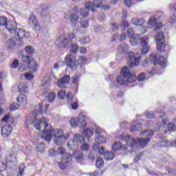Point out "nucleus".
Listing matches in <instances>:
<instances>
[{
    "instance_id": "1",
    "label": "nucleus",
    "mask_w": 176,
    "mask_h": 176,
    "mask_svg": "<svg viewBox=\"0 0 176 176\" xmlns=\"http://www.w3.org/2000/svg\"><path fill=\"white\" fill-rule=\"evenodd\" d=\"M127 66L123 67L120 70V74L117 76L116 82L120 86L133 83V74L130 72L129 68H133V52L126 53Z\"/></svg>"
},
{
    "instance_id": "2",
    "label": "nucleus",
    "mask_w": 176,
    "mask_h": 176,
    "mask_svg": "<svg viewBox=\"0 0 176 176\" xmlns=\"http://www.w3.org/2000/svg\"><path fill=\"white\" fill-rule=\"evenodd\" d=\"M140 135L143 137H146V138H138V141L135 139H133V145H138L141 149H144L149 142H151V139L153 135H155V132L152 130H144L140 133Z\"/></svg>"
},
{
    "instance_id": "3",
    "label": "nucleus",
    "mask_w": 176,
    "mask_h": 176,
    "mask_svg": "<svg viewBox=\"0 0 176 176\" xmlns=\"http://www.w3.org/2000/svg\"><path fill=\"white\" fill-rule=\"evenodd\" d=\"M118 140H122V141H125L126 145L125 144L123 146V144L120 142H115L111 148L114 152L118 151H120V149H123V151H126L129 146L133 148V139L131 138V135H121L119 136Z\"/></svg>"
},
{
    "instance_id": "4",
    "label": "nucleus",
    "mask_w": 176,
    "mask_h": 176,
    "mask_svg": "<svg viewBox=\"0 0 176 176\" xmlns=\"http://www.w3.org/2000/svg\"><path fill=\"white\" fill-rule=\"evenodd\" d=\"M141 35L138 36H135V35H133V46H137L138 43H140L141 46L142 47L141 50V54H148L149 53V36H144L142 38L140 37Z\"/></svg>"
},
{
    "instance_id": "5",
    "label": "nucleus",
    "mask_w": 176,
    "mask_h": 176,
    "mask_svg": "<svg viewBox=\"0 0 176 176\" xmlns=\"http://www.w3.org/2000/svg\"><path fill=\"white\" fill-rule=\"evenodd\" d=\"M57 153L59 155H63L60 159V162H58V167L60 170H65L68 166H71L72 162V155L70 153H65V148L63 147H59L57 150Z\"/></svg>"
},
{
    "instance_id": "6",
    "label": "nucleus",
    "mask_w": 176,
    "mask_h": 176,
    "mask_svg": "<svg viewBox=\"0 0 176 176\" xmlns=\"http://www.w3.org/2000/svg\"><path fill=\"white\" fill-rule=\"evenodd\" d=\"M45 118L37 119L36 118V111H33L30 113L29 116L26 118L25 120V127L28 129V124H34V127L36 130H41V124H43V122L45 120Z\"/></svg>"
},
{
    "instance_id": "7",
    "label": "nucleus",
    "mask_w": 176,
    "mask_h": 176,
    "mask_svg": "<svg viewBox=\"0 0 176 176\" xmlns=\"http://www.w3.org/2000/svg\"><path fill=\"white\" fill-rule=\"evenodd\" d=\"M101 7V2L99 0H94L92 2L88 1L85 3V8H80V14L82 17H87L89 16V12H97L96 8L98 9Z\"/></svg>"
},
{
    "instance_id": "8",
    "label": "nucleus",
    "mask_w": 176,
    "mask_h": 176,
    "mask_svg": "<svg viewBox=\"0 0 176 176\" xmlns=\"http://www.w3.org/2000/svg\"><path fill=\"white\" fill-rule=\"evenodd\" d=\"M53 135L54 143L58 146L64 145L65 141L69 138V133H67L64 135V131L60 129H55V132Z\"/></svg>"
},
{
    "instance_id": "9",
    "label": "nucleus",
    "mask_w": 176,
    "mask_h": 176,
    "mask_svg": "<svg viewBox=\"0 0 176 176\" xmlns=\"http://www.w3.org/2000/svg\"><path fill=\"white\" fill-rule=\"evenodd\" d=\"M44 126V131H43L41 138L47 142H50L53 138V135L56 131L53 127H52L51 124H49L46 121L43 122Z\"/></svg>"
},
{
    "instance_id": "10",
    "label": "nucleus",
    "mask_w": 176,
    "mask_h": 176,
    "mask_svg": "<svg viewBox=\"0 0 176 176\" xmlns=\"http://www.w3.org/2000/svg\"><path fill=\"white\" fill-rule=\"evenodd\" d=\"M76 38L75 32H70L67 34V37L63 38V40L58 45L59 49H65L68 50L72 45V40Z\"/></svg>"
},
{
    "instance_id": "11",
    "label": "nucleus",
    "mask_w": 176,
    "mask_h": 176,
    "mask_svg": "<svg viewBox=\"0 0 176 176\" xmlns=\"http://www.w3.org/2000/svg\"><path fill=\"white\" fill-rule=\"evenodd\" d=\"M65 63L67 67L72 71H76L78 69V67H79V60H78L76 57L72 54H67L66 56Z\"/></svg>"
},
{
    "instance_id": "12",
    "label": "nucleus",
    "mask_w": 176,
    "mask_h": 176,
    "mask_svg": "<svg viewBox=\"0 0 176 176\" xmlns=\"http://www.w3.org/2000/svg\"><path fill=\"white\" fill-rule=\"evenodd\" d=\"M86 140L84 136L80 135H74L73 140L69 141L67 143V146L71 151H76L79 148V144L85 142Z\"/></svg>"
},
{
    "instance_id": "13",
    "label": "nucleus",
    "mask_w": 176,
    "mask_h": 176,
    "mask_svg": "<svg viewBox=\"0 0 176 176\" xmlns=\"http://www.w3.org/2000/svg\"><path fill=\"white\" fill-rule=\"evenodd\" d=\"M155 41L157 42V50L158 52H166V37H164L163 32L157 33Z\"/></svg>"
},
{
    "instance_id": "14",
    "label": "nucleus",
    "mask_w": 176,
    "mask_h": 176,
    "mask_svg": "<svg viewBox=\"0 0 176 176\" xmlns=\"http://www.w3.org/2000/svg\"><path fill=\"white\" fill-rule=\"evenodd\" d=\"M25 54L21 56L22 61H28V58H31L35 54V48L32 45H28L25 47Z\"/></svg>"
},
{
    "instance_id": "15",
    "label": "nucleus",
    "mask_w": 176,
    "mask_h": 176,
    "mask_svg": "<svg viewBox=\"0 0 176 176\" xmlns=\"http://www.w3.org/2000/svg\"><path fill=\"white\" fill-rule=\"evenodd\" d=\"M69 124L72 127H78L79 126L81 128L86 127L87 126V123L85 122L84 119H81L80 118H72L69 120Z\"/></svg>"
},
{
    "instance_id": "16",
    "label": "nucleus",
    "mask_w": 176,
    "mask_h": 176,
    "mask_svg": "<svg viewBox=\"0 0 176 176\" xmlns=\"http://www.w3.org/2000/svg\"><path fill=\"white\" fill-rule=\"evenodd\" d=\"M73 157L78 164H80L81 166L85 164V157L83 156V153L82 151L73 150Z\"/></svg>"
},
{
    "instance_id": "17",
    "label": "nucleus",
    "mask_w": 176,
    "mask_h": 176,
    "mask_svg": "<svg viewBox=\"0 0 176 176\" xmlns=\"http://www.w3.org/2000/svg\"><path fill=\"white\" fill-rule=\"evenodd\" d=\"M29 23L30 25L33 27L34 31H35L36 32L41 31V24L39 23V21H38V19H36V17H35V16H30Z\"/></svg>"
},
{
    "instance_id": "18",
    "label": "nucleus",
    "mask_w": 176,
    "mask_h": 176,
    "mask_svg": "<svg viewBox=\"0 0 176 176\" xmlns=\"http://www.w3.org/2000/svg\"><path fill=\"white\" fill-rule=\"evenodd\" d=\"M23 63H25L29 69L32 72H36L38 70V63L34 58H28V61H23Z\"/></svg>"
},
{
    "instance_id": "19",
    "label": "nucleus",
    "mask_w": 176,
    "mask_h": 176,
    "mask_svg": "<svg viewBox=\"0 0 176 176\" xmlns=\"http://www.w3.org/2000/svg\"><path fill=\"white\" fill-rule=\"evenodd\" d=\"M6 28L10 34H14L17 31V23L14 21H8Z\"/></svg>"
},
{
    "instance_id": "20",
    "label": "nucleus",
    "mask_w": 176,
    "mask_h": 176,
    "mask_svg": "<svg viewBox=\"0 0 176 176\" xmlns=\"http://www.w3.org/2000/svg\"><path fill=\"white\" fill-rule=\"evenodd\" d=\"M12 125H4L1 129L2 137H3L4 138H8V137L10 136L12 133Z\"/></svg>"
},
{
    "instance_id": "21",
    "label": "nucleus",
    "mask_w": 176,
    "mask_h": 176,
    "mask_svg": "<svg viewBox=\"0 0 176 176\" xmlns=\"http://www.w3.org/2000/svg\"><path fill=\"white\" fill-rule=\"evenodd\" d=\"M126 36H127V38H129L130 43L132 44L133 43V29L129 28L126 32V33H122L120 35V42H123V41H125Z\"/></svg>"
},
{
    "instance_id": "22",
    "label": "nucleus",
    "mask_w": 176,
    "mask_h": 176,
    "mask_svg": "<svg viewBox=\"0 0 176 176\" xmlns=\"http://www.w3.org/2000/svg\"><path fill=\"white\" fill-rule=\"evenodd\" d=\"M69 80H71L69 75H65L58 80V86L63 87L64 85H68V83H69Z\"/></svg>"
},
{
    "instance_id": "23",
    "label": "nucleus",
    "mask_w": 176,
    "mask_h": 176,
    "mask_svg": "<svg viewBox=\"0 0 176 176\" xmlns=\"http://www.w3.org/2000/svg\"><path fill=\"white\" fill-rule=\"evenodd\" d=\"M95 141L97 144H95L93 146V149H96V148H98L100 144H105L107 142V138L102 135H99L97 138H95Z\"/></svg>"
},
{
    "instance_id": "24",
    "label": "nucleus",
    "mask_w": 176,
    "mask_h": 176,
    "mask_svg": "<svg viewBox=\"0 0 176 176\" xmlns=\"http://www.w3.org/2000/svg\"><path fill=\"white\" fill-rule=\"evenodd\" d=\"M127 17V12H123V15L122 16V23L120 25V28L121 30H125V28H129V25H130V23H129V22L127 21V20H126Z\"/></svg>"
},
{
    "instance_id": "25",
    "label": "nucleus",
    "mask_w": 176,
    "mask_h": 176,
    "mask_svg": "<svg viewBox=\"0 0 176 176\" xmlns=\"http://www.w3.org/2000/svg\"><path fill=\"white\" fill-rule=\"evenodd\" d=\"M133 67H138V65H140V63H141V54H140V52H136L135 54H133Z\"/></svg>"
},
{
    "instance_id": "26",
    "label": "nucleus",
    "mask_w": 176,
    "mask_h": 176,
    "mask_svg": "<svg viewBox=\"0 0 176 176\" xmlns=\"http://www.w3.org/2000/svg\"><path fill=\"white\" fill-rule=\"evenodd\" d=\"M6 47H7V49H11V50L14 49V47H16V41H14V38H9L6 42Z\"/></svg>"
},
{
    "instance_id": "27",
    "label": "nucleus",
    "mask_w": 176,
    "mask_h": 176,
    "mask_svg": "<svg viewBox=\"0 0 176 176\" xmlns=\"http://www.w3.org/2000/svg\"><path fill=\"white\" fill-rule=\"evenodd\" d=\"M118 50L120 54H124V53H127V52H129V45L126 43L121 44L118 47Z\"/></svg>"
},
{
    "instance_id": "28",
    "label": "nucleus",
    "mask_w": 176,
    "mask_h": 176,
    "mask_svg": "<svg viewBox=\"0 0 176 176\" xmlns=\"http://www.w3.org/2000/svg\"><path fill=\"white\" fill-rule=\"evenodd\" d=\"M78 12L77 11L76 13H71L69 15V19L71 20L73 24H76L78 23V20H79V16H78Z\"/></svg>"
},
{
    "instance_id": "29",
    "label": "nucleus",
    "mask_w": 176,
    "mask_h": 176,
    "mask_svg": "<svg viewBox=\"0 0 176 176\" xmlns=\"http://www.w3.org/2000/svg\"><path fill=\"white\" fill-rule=\"evenodd\" d=\"M24 36H25V32L21 29H19V31L15 34L16 41H23Z\"/></svg>"
},
{
    "instance_id": "30",
    "label": "nucleus",
    "mask_w": 176,
    "mask_h": 176,
    "mask_svg": "<svg viewBox=\"0 0 176 176\" xmlns=\"http://www.w3.org/2000/svg\"><path fill=\"white\" fill-rule=\"evenodd\" d=\"M115 157V153L112 151H106L104 153V160H113Z\"/></svg>"
},
{
    "instance_id": "31",
    "label": "nucleus",
    "mask_w": 176,
    "mask_h": 176,
    "mask_svg": "<svg viewBox=\"0 0 176 176\" xmlns=\"http://www.w3.org/2000/svg\"><path fill=\"white\" fill-rule=\"evenodd\" d=\"M96 147L95 149L91 150L90 153L88 154V159L91 160V162H95L96 161V157H97V152L96 151Z\"/></svg>"
},
{
    "instance_id": "32",
    "label": "nucleus",
    "mask_w": 176,
    "mask_h": 176,
    "mask_svg": "<svg viewBox=\"0 0 176 176\" xmlns=\"http://www.w3.org/2000/svg\"><path fill=\"white\" fill-rule=\"evenodd\" d=\"M94 133H93V130L90 129H87L85 130H84L83 133H82V137L85 138H90V137H91V135H93Z\"/></svg>"
},
{
    "instance_id": "33",
    "label": "nucleus",
    "mask_w": 176,
    "mask_h": 176,
    "mask_svg": "<svg viewBox=\"0 0 176 176\" xmlns=\"http://www.w3.org/2000/svg\"><path fill=\"white\" fill-rule=\"evenodd\" d=\"M16 101L19 104H17L18 107H21V105H24L25 104H27V100H25L24 99V96H23V95L19 96L17 98H16Z\"/></svg>"
},
{
    "instance_id": "34",
    "label": "nucleus",
    "mask_w": 176,
    "mask_h": 176,
    "mask_svg": "<svg viewBox=\"0 0 176 176\" xmlns=\"http://www.w3.org/2000/svg\"><path fill=\"white\" fill-rule=\"evenodd\" d=\"M70 47V53H72V54H76V53H78V50H79V45L76 43H72Z\"/></svg>"
},
{
    "instance_id": "35",
    "label": "nucleus",
    "mask_w": 176,
    "mask_h": 176,
    "mask_svg": "<svg viewBox=\"0 0 176 176\" xmlns=\"http://www.w3.org/2000/svg\"><path fill=\"white\" fill-rule=\"evenodd\" d=\"M45 148H46V146L45 144V142H43L37 144L36 146L37 151L40 153H43V152H45Z\"/></svg>"
},
{
    "instance_id": "36",
    "label": "nucleus",
    "mask_w": 176,
    "mask_h": 176,
    "mask_svg": "<svg viewBox=\"0 0 176 176\" xmlns=\"http://www.w3.org/2000/svg\"><path fill=\"white\" fill-rule=\"evenodd\" d=\"M97 168H102L104 167V160L101 157H98L96 162Z\"/></svg>"
},
{
    "instance_id": "37",
    "label": "nucleus",
    "mask_w": 176,
    "mask_h": 176,
    "mask_svg": "<svg viewBox=\"0 0 176 176\" xmlns=\"http://www.w3.org/2000/svg\"><path fill=\"white\" fill-rule=\"evenodd\" d=\"M158 65H160L162 68L166 67V58L163 56H160L157 60Z\"/></svg>"
},
{
    "instance_id": "38",
    "label": "nucleus",
    "mask_w": 176,
    "mask_h": 176,
    "mask_svg": "<svg viewBox=\"0 0 176 176\" xmlns=\"http://www.w3.org/2000/svg\"><path fill=\"white\" fill-rule=\"evenodd\" d=\"M28 89V86L25 83H21L18 87V90L20 93H25Z\"/></svg>"
},
{
    "instance_id": "39",
    "label": "nucleus",
    "mask_w": 176,
    "mask_h": 176,
    "mask_svg": "<svg viewBox=\"0 0 176 176\" xmlns=\"http://www.w3.org/2000/svg\"><path fill=\"white\" fill-rule=\"evenodd\" d=\"M168 131H176V120H173V122L168 124Z\"/></svg>"
},
{
    "instance_id": "40",
    "label": "nucleus",
    "mask_w": 176,
    "mask_h": 176,
    "mask_svg": "<svg viewBox=\"0 0 176 176\" xmlns=\"http://www.w3.org/2000/svg\"><path fill=\"white\" fill-rule=\"evenodd\" d=\"M56 98V93L51 92L47 96L46 99L47 100L48 102H54Z\"/></svg>"
},
{
    "instance_id": "41",
    "label": "nucleus",
    "mask_w": 176,
    "mask_h": 176,
    "mask_svg": "<svg viewBox=\"0 0 176 176\" xmlns=\"http://www.w3.org/2000/svg\"><path fill=\"white\" fill-rule=\"evenodd\" d=\"M37 108V110H33L36 111V117L38 116V114L42 115V113H43V104L42 103H39Z\"/></svg>"
},
{
    "instance_id": "42",
    "label": "nucleus",
    "mask_w": 176,
    "mask_h": 176,
    "mask_svg": "<svg viewBox=\"0 0 176 176\" xmlns=\"http://www.w3.org/2000/svg\"><path fill=\"white\" fill-rule=\"evenodd\" d=\"M8 21V18H6V16H0V27H6Z\"/></svg>"
},
{
    "instance_id": "43",
    "label": "nucleus",
    "mask_w": 176,
    "mask_h": 176,
    "mask_svg": "<svg viewBox=\"0 0 176 176\" xmlns=\"http://www.w3.org/2000/svg\"><path fill=\"white\" fill-rule=\"evenodd\" d=\"M144 19H139L138 18H133V25H142V24H144Z\"/></svg>"
},
{
    "instance_id": "44",
    "label": "nucleus",
    "mask_w": 176,
    "mask_h": 176,
    "mask_svg": "<svg viewBox=\"0 0 176 176\" xmlns=\"http://www.w3.org/2000/svg\"><path fill=\"white\" fill-rule=\"evenodd\" d=\"M80 43H82V45H87V43H89L90 42V37L85 36L80 38L79 40Z\"/></svg>"
},
{
    "instance_id": "45",
    "label": "nucleus",
    "mask_w": 176,
    "mask_h": 176,
    "mask_svg": "<svg viewBox=\"0 0 176 176\" xmlns=\"http://www.w3.org/2000/svg\"><path fill=\"white\" fill-rule=\"evenodd\" d=\"M150 61L154 65H157V56L155 54H151L150 56Z\"/></svg>"
},
{
    "instance_id": "46",
    "label": "nucleus",
    "mask_w": 176,
    "mask_h": 176,
    "mask_svg": "<svg viewBox=\"0 0 176 176\" xmlns=\"http://www.w3.org/2000/svg\"><path fill=\"white\" fill-rule=\"evenodd\" d=\"M80 77L79 76H75L72 78V85H75L76 87L79 86V78Z\"/></svg>"
},
{
    "instance_id": "47",
    "label": "nucleus",
    "mask_w": 176,
    "mask_h": 176,
    "mask_svg": "<svg viewBox=\"0 0 176 176\" xmlns=\"http://www.w3.org/2000/svg\"><path fill=\"white\" fill-rule=\"evenodd\" d=\"M133 130L134 131H141V130H142V124L137 123L136 124L133 125Z\"/></svg>"
},
{
    "instance_id": "48",
    "label": "nucleus",
    "mask_w": 176,
    "mask_h": 176,
    "mask_svg": "<svg viewBox=\"0 0 176 176\" xmlns=\"http://www.w3.org/2000/svg\"><path fill=\"white\" fill-rule=\"evenodd\" d=\"M65 98V90L61 89L58 93V98H60V100H64Z\"/></svg>"
},
{
    "instance_id": "49",
    "label": "nucleus",
    "mask_w": 176,
    "mask_h": 176,
    "mask_svg": "<svg viewBox=\"0 0 176 176\" xmlns=\"http://www.w3.org/2000/svg\"><path fill=\"white\" fill-rule=\"evenodd\" d=\"M145 78H146V74H145L144 73H140L137 79L139 82H144V80H145Z\"/></svg>"
},
{
    "instance_id": "50",
    "label": "nucleus",
    "mask_w": 176,
    "mask_h": 176,
    "mask_svg": "<svg viewBox=\"0 0 176 176\" xmlns=\"http://www.w3.org/2000/svg\"><path fill=\"white\" fill-rule=\"evenodd\" d=\"M81 151L87 152L90 149V146L88 144L82 143L80 146Z\"/></svg>"
},
{
    "instance_id": "51",
    "label": "nucleus",
    "mask_w": 176,
    "mask_h": 176,
    "mask_svg": "<svg viewBox=\"0 0 176 176\" xmlns=\"http://www.w3.org/2000/svg\"><path fill=\"white\" fill-rule=\"evenodd\" d=\"M80 24L82 28H87V27H89V22H87L86 20L81 19Z\"/></svg>"
},
{
    "instance_id": "52",
    "label": "nucleus",
    "mask_w": 176,
    "mask_h": 176,
    "mask_svg": "<svg viewBox=\"0 0 176 176\" xmlns=\"http://www.w3.org/2000/svg\"><path fill=\"white\" fill-rule=\"evenodd\" d=\"M18 67H19V60L14 59L11 63V68H12L13 69H17Z\"/></svg>"
},
{
    "instance_id": "53",
    "label": "nucleus",
    "mask_w": 176,
    "mask_h": 176,
    "mask_svg": "<svg viewBox=\"0 0 176 176\" xmlns=\"http://www.w3.org/2000/svg\"><path fill=\"white\" fill-rule=\"evenodd\" d=\"M148 23H149L150 25H155L156 23H157V19L155 16L151 17V18H150Z\"/></svg>"
},
{
    "instance_id": "54",
    "label": "nucleus",
    "mask_w": 176,
    "mask_h": 176,
    "mask_svg": "<svg viewBox=\"0 0 176 176\" xmlns=\"http://www.w3.org/2000/svg\"><path fill=\"white\" fill-rule=\"evenodd\" d=\"M9 120H10V115L7 114L2 118L1 122L3 123H8Z\"/></svg>"
},
{
    "instance_id": "55",
    "label": "nucleus",
    "mask_w": 176,
    "mask_h": 176,
    "mask_svg": "<svg viewBox=\"0 0 176 176\" xmlns=\"http://www.w3.org/2000/svg\"><path fill=\"white\" fill-rule=\"evenodd\" d=\"M144 116L150 119H153V118H155V113H153L152 111H146L144 113Z\"/></svg>"
},
{
    "instance_id": "56",
    "label": "nucleus",
    "mask_w": 176,
    "mask_h": 176,
    "mask_svg": "<svg viewBox=\"0 0 176 176\" xmlns=\"http://www.w3.org/2000/svg\"><path fill=\"white\" fill-rule=\"evenodd\" d=\"M124 3L127 8H131L133 6V0H124Z\"/></svg>"
},
{
    "instance_id": "57",
    "label": "nucleus",
    "mask_w": 176,
    "mask_h": 176,
    "mask_svg": "<svg viewBox=\"0 0 176 176\" xmlns=\"http://www.w3.org/2000/svg\"><path fill=\"white\" fill-rule=\"evenodd\" d=\"M66 98L68 102H72V100H74V94H72V93L67 94L66 95Z\"/></svg>"
},
{
    "instance_id": "58",
    "label": "nucleus",
    "mask_w": 176,
    "mask_h": 176,
    "mask_svg": "<svg viewBox=\"0 0 176 176\" xmlns=\"http://www.w3.org/2000/svg\"><path fill=\"white\" fill-rule=\"evenodd\" d=\"M99 1L100 2L101 5V6L99 8H102V9L104 10H109V9H111V6L109 5H102V1H101V0H99Z\"/></svg>"
},
{
    "instance_id": "59",
    "label": "nucleus",
    "mask_w": 176,
    "mask_h": 176,
    "mask_svg": "<svg viewBox=\"0 0 176 176\" xmlns=\"http://www.w3.org/2000/svg\"><path fill=\"white\" fill-rule=\"evenodd\" d=\"M25 78L28 80H32V78H34V75L30 73H26L25 74Z\"/></svg>"
},
{
    "instance_id": "60",
    "label": "nucleus",
    "mask_w": 176,
    "mask_h": 176,
    "mask_svg": "<svg viewBox=\"0 0 176 176\" xmlns=\"http://www.w3.org/2000/svg\"><path fill=\"white\" fill-rule=\"evenodd\" d=\"M5 170H6V164L2 162H0V173L5 171Z\"/></svg>"
},
{
    "instance_id": "61",
    "label": "nucleus",
    "mask_w": 176,
    "mask_h": 176,
    "mask_svg": "<svg viewBox=\"0 0 176 176\" xmlns=\"http://www.w3.org/2000/svg\"><path fill=\"white\" fill-rule=\"evenodd\" d=\"M95 148H96V151H97V149H98L99 155H103V156H104V154L105 153L104 147L102 146L99 148H98H98L95 147Z\"/></svg>"
},
{
    "instance_id": "62",
    "label": "nucleus",
    "mask_w": 176,
    "mask_h": 176,
    "mask_svg": "<svg viewBox=\"0 0 176 176\" xmlns=\"http://www.w3.org/2000/svg\"><path fill=\"white\" fill-rule=\"evenodd\" d=\"M48 155H49V156H51L52 157H54V156H56V151H54V149H53V148L49 150Z\"/></svg>"
},
{
    "instance_id": "63",
    "label": "nucleus",
    "mask_w": 176,
    "mask_h": 176,
    "mask_svg": "<svg viewBox=\"0 0 176 176\" xmlns=\"http://www.w3.org/2000/svg\"><path fill=\"white\" fill-rule=\"evenodd\" d=\"M121 129H126V127H127L129 126V122H121V124H120Z\"/></svg>"
},
{
    "instance_id": "64",
    "label": "nucleus",
    "mask_w": 176,
    "mask_h": 176,
    "mask_svg": "<svg viewBox=\"0 0 176 176\" xmlns=\"http://www.w3.org/2000/svg\"><path fill=\"white\" fill-rule=\"evenodd\" d=\"M141 157H142V153H140L139 155H138L133 160V162L135 163H137L138 162V160H140L141 159Z\"/></svg>"
}]
</instances>
